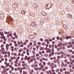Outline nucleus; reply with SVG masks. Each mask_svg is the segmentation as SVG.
I'll list each match as a JSON object with an SVG mask.
<instances>
[{"mask_svg":"<svg viewBox=\"0 0 74 74\" xmlns=\"http://www.w3.org/2000/svg\"><path fill=\"white\" fill-rule=\"evenodd\" d=\"M4 32H5L4 29H1L0 30V36H1V39H3L5 41H7V39L5 38V36H4V34L3 33Z\"/></svg>","mask_w":74,"mask_h":74,"instance_id":"f257e3e1","label":"nucleus"},{"mask_svg":"<svg viewBox=\"0 0 74 74\" xmlns=\"http://www.w3.org/2000/svg\"><path fill=\"white\" fill-rule=\"evenodd\" d=\"M35 25H36V22L34 21L32 22L31 23V26H35Z\"/></svg>","mask_w":74,"mask_h":74,"instance_id":"f03ea898","label":"nucleus"},{"mask_svg":"<svg viewBox=\"0 0 74 74\" xmlns=\"http://www.w3.org/2000/svg\"><path fill=\"white\" fill-rule=\"evenodd\" d=\"M57 62L58 65H60V61H58L56 60H54V63H56Z\"/></svg>","mask_w":74,"mask_h":74,"instance_id":"7ed1b4c3","label":"nucleus"},{"mask_svg":"<svg viewBox=\"0 0 74 74\" xmlns=\"http://www.w3.org/2000/svg\"><path fill=\"white\" fill-rule=\"evenodd\" d=\"M5 65H6V67H9V66H10V64L9 62H8L7 63V62L5 61Z\"/></svg>","mask_w":74,"mask_h":74,"instance_id":"20e7f679","label":"nucleus"},{"mask_svg":"<svg viewBox=\"0 0 74 74\" xmlns=\"http://www.w3.org/2000/svg\"><path fill=\"white\" fill-rule=\"evenodd\" d=\"M41 14L44 16H47V14L44 12H42Z\"/></svg>","mask_w":74,"mask_h":74,"instance_id":"39448f33","label":"nucleus"},{"mask_svg":"<svg viewBox=\"0 0 74 74\" xmlns=\"http://www.w3.org/2000/svg\"><path fill=\"white\" fill-rule=\"evenodd\" d=\"M23 68H21L19 69V72L20 73H22V70H23Z\"/></svg>","mask_w":74,"mask_h":74,"instance_id":"423d86ee","label":"nucleus"},{"mask_svg":"<svg viewBox=\"0 0 74 74\" xmlns=\"http://www.w3.org/2000/svg\"><path fill=\"white\" fill-rule=\"evenodd\" d=\"M1 68L3 70H5V66H4L3 65L1 66Z\"/></svg>","mask_w":74,"mask_h":74,"instance_id":"0eeeda50","label":"nucleus"},{"mask_svg":"<svg viewBox=\"0 0 74 74\" xmlns=\"http://www.w3.org/2000/svg\"><path fill=\"white\" fill-rule=\"evenodd\" d=\"M25 66L26 68L27 69H28L29 67V66L27 64L25 63Z\"/></svg>","mask_w":74,"mask_h":74,"instance_id":"6e6552de","label":"nucleus"},{"mask_svg":"<svg viewBox=\"0 0 74 74\" xmlns=\"http://www.w3.org/2000/svg\"><path fill=\"white\" fill-rule=\"evenodd\" d=\"M21 13L23 14H25V13H26V12H25V11H24V10H22L21 11Z\"/></svg>","mask_w":74,"mask_h":74,"instance_id":"1a4fd4ad","label":"nucleus"},{"mask_svg":"<svg viewBox=\"0 0 74 74\" xmlns=\"http://www.w3.org/2000/svg\"><path fill=\"white\" fill-rule=\"evenodd\" d=\"M47 53H49V52H51V49H48L47 51Z\"/></svg>","mask_w":74,"mask_h":74,"instance_id":"9d476101","label":"nucleus"},{"mask_svg":"<svg viewBox=\"0 0 74 74\" xmlns=\"http://www.w3.org/2000/svg\"><path fill=\"white\" fill-rule=\"evenodd\" d=\"M33 42L34 44V47H35V46H36V43H37V42L36 41H34Z\"/></svg>","mask_w":74,"mask_h":74,"instance_id":"9b49d317","label":"nucleus"},{"mask_svg":"<svg viewBox=\"0 0 74 74\" xmlns=\"http://www.w3.org/2000/svg\"><path fill=\"white\" fill-rule=\"evenodd\" d=\"M54 55V52L52 51L51 53L50 54V56H53Z\"/></svg>","mask_w":74,"mask_h":74,"instance_id":"f8f14e48","label":"nucleus"},{"mask_svg":"<svg viewBox=\"0 0 74 74\" xmlns=\"http://www.w3.org/2000/svg\"><path fill=\"white\" fill-rule=\"evenodd\" d=\"M2 74H5L6 73V71L5 70L1 72Z\"/></svg>","mask_w":74,"mask_h":74,"instance_id":"ddd939ff","label":"nucleus"},{"mask_svg":"<svg viewBox=\"0 0 74 74\" xmlns=\"http://www.w3.org/2000/svg\"><path fill=\"white\" fill-rule=\"evenodd\" d=\"M28 58V57L27 56H25V58H24V60H27V59Z\"/></svg>","mask_w":74,"mask_h":74,"instance_id":"4468645a","label":"nucleus"},{"mask_svg":"<svg viewBox=\"0 0 74 74\" xmlns=\"http://www.w3.org/2000/svg\"><path fill=\"white\" fill-rule=\"evenodd\" d=\"M8 37H10V36H12V34H8L7 36Z\"/></svg>","mask_w":74,"mask_h":74,"instance_id":"2eb2a0df","label":"nucleus"},{"mask_svg":"<svg viewBox=\"0 0 74 74\" xmlns=\"http://www.w3.org/2000/svg\"><path fill=\"white\" fill-rule=\"evenodd\" d=\"M64 62H62V64L61 66H62V67H64Z\"/></svg>","mask_w":74,"mask_h":74,"instance_id":"dca6fc26","label":"nucleus"},{"mask_svg":"<svg viewBox=\"0 0 74 74\" xmlns=\"http://www.w3.org/2000/svg\"><path fill=\"white\" fill-rule=\"evenodd\" d=\"M23 49H21V50H19V53H21V52L22 51H23Z\"/></svg>","mask_w":74,"mask_h":74,"instance_id":"f3484780","label":"nucleus"},{"mask_svg":"<svg viewBox=\"0 0 74 74\" xmlns=\"http://www.w3.org/2000/svg\"><path fill=\"white\" fill-rule=\"evenodd\" d=\"M62 43L61 42H59V45H60V47H62Z\"/></svg>","mask_w":74,"mask_h":74,"instance_id":"a211bd4d","label":"nucleus"},{"mask_svg":"<svg viewBox=\"0 0 74 74\" xmlns=\"http://www.w3.org/2000/svg\"><path fill=\"white\" fill-rule=\"evenodd\" d=\"M60 71L61 72V73H62L63 71V69H60Z\"/></svg>","mask_w":74,"mask_h":74,"instance_id":"6ab92c4d","label":"nucleus"},{"mask_svg":"<svg viewBox=\"0 0 74 74\" xmlns=\"http://www.w3.org/2000/svg\"><path fill=\"white\" fill-rule=\"evenodd\" d=\"M31 59V57L29 56L28 57V58L27 59V60H29Z\"/></svg>","mask_w":74,"mask_h":74,"instance_id":"aec40b11","label":"nucleus"},{"mask_svg":"<svg viewBox=\"0 0 74 74\" xmlns=\"http://www.w3.org/2000/svg\"><path fill=\"white\" fill-rule=\"evenodd\" d=\"M60 53V54H61V55H63L64 54L63 52L61 51L60 52V53Z\"/></svg>","mask_w":74,"mask_h":74,"instance_id":"412c9836","label":"nucleus"},{"mask_svg":"<svg viewBox=\"0 0 74 74\" xmlns=\"http://www.w3.org/2000/svg\"><path fill=\"white\" fill-rule=\"evenodd\" d=\"M40 51H42V50H44V49H43V48H42V47H40Z\"/></svg>","mask_w":74,"mask_h":74,"instance_id":"4be33fe9","label":"nucleus"},{"mask_svg":"<svg viewBox=\"0 0 74 74\" xmlns=\"http://www.w3.org/2000/svg\"><path fill=\"white\" fill-rule=\"evenodd\" d=\"M32 53H33V55H35V53H35V51H32Z\"/></svg>","mask_w":74,"mask_h":74,"instance_id":"5701e85b","label":"nucleus"},{"mask_svg":"<svg viewBox=\"0 0 74 74\" xmlns=\"http://www.w3.org/2000/svg\"><path fill=\"white\" fill-rule=\"evenodd\" d=\"M60 48H57V51H60Z\"/></svg>","mask_w":74,"mask_h":74,"instance_id":"b1692460","label":"nucleus"},{"mask_svg":"<svg viewBox=\"0 0 74 74\" xmlns=\"http://www.w3.org/2000/svg\"><path fill=\"white\" fill-rule=\"evenodd\" d=\"M64 56L63 55H61L60 56V58H61V59H62V58H63V57H64Z\"/></svg>","mask_w":74,"mask_h":74,"instance_id":"393cba45","label":"nucleus"},{"mask_svg":"<svg viewBox=\"0 0 74 74\" xmlns=\"http://www.w3.org/2000/svg\"><path fill=\"white\" fill-rule=\"evenodd\" d=\"M38 69V68H36V67H34V70H36V71H37V69Z\"/></svg>","mask_w":74,"mask_h":74,"instance_id":"a878e982","label":"nucleus"},{"mask_svg":"<svg viewBox=\"0 0 74 74\" xmlns=\"http://www.w3.org/2000/svg\"><path fill=\"white\" fill-rule=\"evenodd\" d=\"M39 65L40 66V67H42V64L41 63H40L39 64Z\"/></svg>","mask_w":74,"mask_h":74,"instance_id":"bb28decb","label":"nucleus"},{"mask_svg":"<svg viewBox=\"0 0 74 74\" xmlns=\"http://www.w3.org/2000/svg\"><path fill=\"white\" fill-rule=\"evenodd\" d=\"M56 72L57 73H59V69H57L56 70Z\"/></svg>","mask_w":74,"mask_h":74,"instance_id":"cd10ccee","label":"nucleus"},{"mask_svg":"<svg viewBox=\"0 0 74 74\" xmlns=\"http://www.w3.org/2000/svg\"><path fill=\"white\" fill-rule=\"evenodd\" d=\"M64 44H65V45H66V46L68 45V43H67L66 42H65Z\"/></svg>","mask_w":74,"mask_h":74,"instance_id":"c85d7f7f","label":"nucleus"},{"mask_svg":"<svg viewBox=\"0 0 74 74\" xmlns=\"http://www.w3.org/2000/svg\"><path fill=\"white\" fill-rule=\"evenodd\" d=\"M31 67H35L34 64H32V65H31Z\"/></svg>","mask_w":74,"mask_h":74,"instance_id":"c756f323","label":"nucleus"},{"mask_svg":"<svg viewBox=\"0 0 74 74\" xmlns=\"http://www.w3.org/2000/svg\"><path fill=\"white\" fill-rule=\"evenodd\" d=\"M66 56H67V57H69L70 56V55H69V54H67L66 55Z\"/></svg>","mask_w":74,"mask_h":74,"instance_id":"7c9ffc66","label":"nucleus"},{"mask_svg":"<svg viewBox=\"0 0 74 74\" xmlns=\"http://www.w3.org/2000/svg\"><path fill=\"white\" fill-rule=\"evenodd\" d=\"M11 69L12 71H14V68L12 67L11 68Z\"/></svg>","mask_w":74,"mask_h":74,"instance_id":"2f4dec72","label":"nucleus"},{"mask_svg":"<svg viewBox=\"0 0 74 74\" xmlns=\"http://www.w3.org/2000/svg\"><path fill=\"white\" fill-rule=\"evenodd\" d=\"M4 45L2 44L1 45V48H3V47H4Z\"/></svg>","mask_w":74,"mask_h":74,"instance_id":"473e14b6","label":"nucleus"},{"mask_svg":"<svg viewBox=\"0 0 74 74\" xmlns=\"http://www.w3.org/2000/svg\"><path fill=\"white\" fill-rule=\"evenodd\" d=\"M56 38H57V40H59V39H60V37L59 36L57 37Z\"/></svg>","mask_w":74,"mask_h":74,"instance_id":"72a5a7b5","label":"nucleus"},{"mask_svg":"<svg viewBox=\"0 0 74 74\" xmlns=\"http://www.w3.org/2000/svg\"><path fill=\"white\" fill-rule=\"evenodd\" d=\"M16 61H17L15 62V63H18V61H19V60H18V59H16Z\"/></svg>","mask_w":74,"mask_h":74,"instance_id":"f704fd0d","label":"nucleus"},{"mask_svg":"<svg viewBox=\"0 0 74 74\" xmlns=\"http://www.w3.org/2000/svg\"><path fill=\"white\" fill-rule=\"evenodd\" d=\"M36 56H39V54H38V53L36 54Z\"/></svg>","mask_w":74,"mask_h":74,"instance_id":"c9c22d12","label":"nucleus"},{"mask_svg":"<svg viewBox=\"0 0 74 74\" xmlns=\"http://www.w3.org/2000/svg\"><path fill=\"white\" fill-rule=\"evenodd\" d=\"M4 52V53H5V54H7L8 53V52H7V51L4 52Z\"/></svg>","mask_w":74,"mask_h":74,"instance_id":"e433bc0d","label":"nucleus"},{"mask_svg":"<svg viewBox=\"0 0 74 74\" xmlns=\"http://www.w3.org/2000/svg\"><path fill=\"white\" fill-rule=\"evenodd\" d=\"M52 52H54V49L53 48H52Z\"/></svg>","mask_w":74,"mask_h":74,"instance_id":"4c0bfd02","label":"nucleus"},{"mask_svg":"<svg viewBox=\"0 0 74 74\" xmlns=\"http://www.w3.org/2000/svg\"><path fill=\"white\" fill-rule=\"evenodd\" d=\"M36 59H37V60H40V57H37L36 58Z\"/></svg>","mask_w":74,"mask_h":74,"instance_id":"58836bf2","label":"nucleus"},{"mask_svg":"<svg viewBox=\"0 0 74 74\" xmlns=\"http://www.w3.org/2000/svg\"><path fill=\"white\" fill-rule=\"evenodd\" d=\"M55 47L56 49L57 48H58V46H57V45H55Z\"/></svg>","mask_w":74,"mask_h":74,"instance_id":"ea45409f","label":"nucleus"},{"mask_svg":"<svg viewBox=\"0 0 74 74\" xmlns=\"http://www.w3.org/2000/svg\"><path fill=\"white\" fill-rule=\"evenodd\" d=\"M9 49V47H6V50H8Z\"/></svg>","mask_w":74,"mask_h":74,"instance_id":"a19ab883","label":"nucleus"},{"mask_svg":"<svg viewBox=\"0 0 74 74\" xmlns=\"http://www.w3.org/2000/svg\"><path fill=\"white\" fill-rule=\"evenodd\" d=\"M26 52H29V49H27L26 50Z\"/></svg>","mask_w":74,"mask_h":74,"instance_id":"79ce46f5","label":"nucleus"},{"mask_svg":"<svg viewBox=\"0 0 74 74\" xmlns=\"http://www.w3.org/2000/svg\"><path fill=\"white\" fill-rule=\"evenodd\" d=\"M10 64H11V65H12V64H14V62H10Z\"/></svg>","mask_w":74,"mask_h":74,"instance_id":"37998d69","label":"nucleus"},{"mask_svg":"<svg viewBox=\"0 0 74 74\" xmlns=\"http://www.w3.org/2000/svg\"><path fill=\"white\" fill-rule=\"evenodd\" d=\"M42 53H43V54L45 53V51H42Z\"/></svg>","mask_w":74,"mask_h":74,"instance_id":"c03bdc74","label":"nucleus"},{"mask_svg":"<svg viewBox=\"0 0 74 74\" xmlns=\"http://www.w3.org/2000/svg\"><path fill=\"white\" fill-rule=\"evenodd\" d=\"M67 63L68 64H70V62L68 61L67 62Z\"/></svg>","mask_w":74,"mask_h":74,"instance_id":"a18cd8bd","label":"nucleus"},{"mask_svg":"<svg viewBox=\"0 0 74 74\" xmlns=\"http://www.w3.org/2000/svg\"><path fill=\"white\" fill-rule=\"evenodd\" d=\"M40 62H42V59H40Z\"/></svg>","mask_w":74,"mask_h":74,"instance_id":"49530a36","label":"nucleus"},{"mask_svg":"<svg viewBox=\"0 0 74 74\" xmlns=\"http://www.w3.org/2000/svg\"><path fill=\"white\" fill-rule=\"evenodd\" d=\"M1 61H4V58H2L1 59Z\"/></svg>","mask_w":74,"mask_h":74,"instance_id":"de8ad7c7","label":"nucleus"},{"mask_svg":"<svg viewBox=\"0 0 74 74\" xmlns=\"http://www.w3.org/2000/svg\"><path fill=\"white\" fill-rule=\"evenodd\" d=\"M42 45H45V43L43 42L42 44Z\"/></svg>","mask_w":74,"mask_h":74,"instance_id":"09e8293b","label":"nucleus"},{"mask_svg":"<svg viewBox=\"0 0 74 74\" xmlns=\"http://www.w3.org/2000/svg\"><path fill=\"white\" fill-rule=\"evenodd\" d=\"M43 65H45V64H46V63H45V62H43Z\"/></svg>","mask_w":74,"mask_h":74,"instance_id":"8fccbe9b","label":"nucleus"},{"mask_svg":"<svg viewBox=\"0 0 74 74\" xmlns=\"http://www.w3.org/2000/svg\"><path fill=\"white\" fill-rule=\"evenodd\" d=\"M15 45V47H18V44H15V45Z\"/></svg>","mask_w":74,"mask_h":74,"instance_id":"3c124183","label":"nucleus"},{"mask_svg":"<svg viewBox=\"0 0 74 74\" xmlns=\"http://www.w3.org/2000/svg\"><path fill=\"white\" fill-rule=\"evenodd\" d=\"M35 67H38V65L37 64H36L34 65Z\"/></svg>","mask_w":74,"mask_h":74,"instance_id":"603ef678","label":"nucleus"},{"mask_svg":"<svg viewBox=\"0 0 74 74\" xmlns=\"http://www.w3.org/2000/svg\"><path fill=\"white\" fill-rule=\"evenodd\" d=\"M73 51L72 50H70V52H71V53H72Z\"/></svg>","mask_w":74,"mask_h":74,"instance_id":"864d4df0","label":"nucleus"},{"mask_svg":"<svg viewBox=\"0 0 74 74\" xmlns=\"http://www.w3.org/2000/svg\"><path fill=\"white\" fill-rule=\"evenodd\" d=\"M64 62H65V63H67V60H65L64 61Z\"/></svg>","mask_w":74,"mask_h":74,"instance_id":"5fc2aeb1","label":"nucleus"},{"mask_svg":"<svg viewBox=\"0 0 74 74\" xmlns=\"http://www.w3.org/2000/svg\"><path fill=\"white\" fill-rule=\"evenodd\" d=\"M67 47L68 48H71V47H70V45H68V46H67Z\"/></svg>","mask_w":74,"mask_h":74,"instance_id":"6e6d98bb","label":"nucleus"},{"mask_svg":"<svg viewBox=\"0 0 74 74\" xmlns=\"http://www.w3.org/2000/svg\"><path fill=\"white\" fill-rule=\"evenodd\" d=\"M39 55H41V54H42V52L40 51L39 53Z\"/></svg>","mask_w":74,"mask_h":74,"instance_id":"4d7b16f0","label":"nucleus"},{"mask_svg":"<svg viewBox=\"0 0 74 74\" xmlns=\"http://www.w3.org/2000/svg\"><path fill=\"white\" fill-rule=\"evenodd\" d=\"M67 64H64V67H67Z\"/></svg>","mask_w":74,"mask_h":74,"instance_id":"13d9d810","label":"nucleus"},{"mask_svg":"<svg viewBox=\"0 0 74 74\" xmlns=\"http://www.w3.org/2000/svg\"><path fill=\"white\" fill-rule=\"evenodd\" d=\"M57 59H60V56H57Z\"/></svg>","mask_w":74,"mask_h":74,"instance_id":"bf43d9fd","label":"nucleus"},{"mask_svg":"<svg viewBox=\"0 0 74 74\" xmlns=\"http://www.w3.org/2000/svg\"><path fill=\"white\" fill-rule=\"evenodd\" d=\"M49 40H47V44H49Z\"/></svg>","mask_w":74,"mask_h":74,"instance_id":"052dcab7","label":"nucleus"},{"mask_svg":"<svg viewBox=\"0 0 74 74\" xmlns=\"http://www.w3.org/2000/svg\"><path fill=\"white\" fill-rule=\"evenodd\" d=\"M54 68V67L53 66H52L51 67V69H53Z\"/></svg>","mask_w":74,"mask_h":74,"instance_id":"680f3d73","label":"nucleus"},{"mask_svg":"<svg viewBox=\"0 0 74 74\" xmlns=\"http://www.w3.org/2000/svg\"><path fill=\"white\" fill-rule=\"evenodd\" d=\"M46 73L47 74H49V71H47L46 72Z\"/></svg>","mask_w":74,"mask_h":74,"instance_id":"e2e57ef3","label":"nucleus"},{"mask_svg":"<svg viewBox=\"0 0 74 74\" xmlns=\"http://www.w3.org/2000/svg\"><path fill=\"white\" fill-rule=\"evenodd\" d=\"M23 44H24V45H26V42H25L23 43Z\"/></svg>","mask_w":74,"mask_h":74,"instance_id":"0e129e2a","label":"nucleus"},{"mask_svg":"<svg viewBox=\"0 0 74 74\" xmlns=\"http://www.w3.org/2000/svg\"><path fill=\"white\" fill-rule=\"evenodd\" d=\"M4 49H5L4 48H2L1 49V50H2V51L4 50Z\"/></svg>","mask_w":74,"mask_h":74,"instance_id":"69168bd1","label":"nucleus"},{"mask_svg":"<svg viewBox=\"0 0 74 74\" xmlns=\"http://www.w3.org/2000/svg\"><path fill=\"white\" fill-rule=\"evenodd\" d=\"M66 38H67V39H69V36H67L66 37Z\"/></svg>","mask_w":74,"mask_h":74,"instance_id":"338daca9","label":"nucleus"},{"mask_svg":"<svg viewBox=\"0 0 74 74\" xmlns=\"http://www.w3.org/2000/svg\"><path fill=\"white\" fill-rule=\"evenodd\" d=\"M72 3H73V4H74V0H72Z\"/></svg>","mask_w":74,"mask_h":74,"instance_id":"774afa93","label":"nucleus"}]
</instances>
